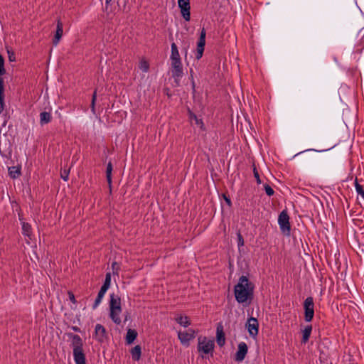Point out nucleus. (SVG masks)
Listing matches in <instances>:
<instances>
[{
  "label": "nucleus",
  "instance_id": "1",
  "mask_svg": "<svg viewBox=\"0 0 364 364\" xmlns=\"http://www.w3.org/2000/svg\"><path fill=\"white\" fill-rule=\"evenodd\" d=\"M254 285L249 282L247 277L242 275L240 277L237 284L235 286V296L236 301L243 304L253 298Z\"/></svg>",
  "mask_w": 364,
  "mask_h": 364
},
{
  "label": "nucleus",
  "instance_id": "2",
  "mask_svg": "<svg viewBox=\"0 0 364 364\" xmlns=\"http://www.w3.org/2000/svg\"><path fill=\"white\" fill-rule=\"evenodd\" d=\"M171 53L170 60L171 63V75L174 79V82L177 85H179L181 78L183 76V64L180 57L178 47L175 43L171 45Z\"/></svg>",
  "mask_w": 364,
  "mask_h": 364
},
{
  "label": "nucleus",
  "instance_id": "3",
  "mask_svg": "<svg viewBox=\"0 0 364 364\" xmlns=\"http://www.w3.org/2000/svg\"><path fill=\"white\" fill-rule=\"evenodd\" d=\"M70 346L73 348V358L75 364H86V357L83 350V341L77 334L68 333Z\"/></svg>",
  "mask_w": 364,
  "mask_h": 364
},
{
  "label": "nucleus",
  "instance_id": "4",
  "mask_svg": "<svg viewBox=\"0 0 364 364\" xmlns=\"http://www.w3.org/2000/svg\"><path fill=\"white\" fill-rule=\"evenodd\" d=\"M214 341L208 339L205 336H199L198 338V351L203 354L213 353L214 350Z\"/></svg>",
  "mask_w": 364,
  "mask_h": 364
},
{
  "label": "nucleus",
  "instance_id": "5",
  "mask_svg": "<svg viewBox=\"0 0 364 364\" xmlns=\"http://www.w3.org/2000/svg\"><path fill=\"white\" fill-rule=\"evenodd\" d=\"M278 224L281 232L289 236L291 232V225L289 223V216L286 210H282L278 217Z\"/></svg>",
  "mask_w": 364,
  "mask_h": 364
},
{
  "label": "nucleus",
  "instance_id": "6",
  "mask_svg": "<svg viewBox=\"0 0 364 364\" xmlns=\"http://www.w3.org/2000/svg\"><path fill=\"white\" fill-rule=\"evenodd\" d=\"M314 304L311 296L307 297L304 302V319L306 322L312 321L314 316Z\"/></svg>",
  "mask_w": 364,
  "mask_h": 364
},
{
  "label": "nucleus",
  "instance_id": "7",
  "mask_svg": "<svg viewBox=\"0 0 364 364\" xmlns=\"http://www.w3.org/2000/svg\"><path fill=\"white\" fill-rule=\"evenodd\" d=\"M205 36L206 31L204 28H202L200 33L198 41L197 42V48L196 53V58L200 60L203 54L205 45Z\"/></svg>",
  "mask_w": 364,
  "mask_h": 364
},
{
  "label": "nucleus",
  "instance_id": "8",
  "mask_svg": "<svg viewBox=\"0 0 364 364\" xmlns=\"http://www.w3.org/2000/svg\"><path fill=\"white\" fill-rule=\"evenodd\" d=\"M196 331L193 329H188L186 331H179L178 338L183 346H188L191 340L196 337Z\"/></svg>",
  "mask_w": 364,
  "mask_h": 364
},
{
  "label": "nucleus",
  "instance_id": "9",
  "mask_svg": "<svg viewBox=\"0 0 364 364\" xmlns=\"http://www.w3.org/2000/svg\"><path fill=\"white\" fill-rule=\"evenodd\" d=\"M178 5L181 9V13L183 18L186 21H190L191 18V6L190 0H178Z\"/></svg>",
  "mask_w": 364,
  "mask_h": 364
},
{
  "label": "nucleus",
  "instance_id": "10",
  "mask_svg": "<svg viewBox=\"0 0 364 364\" xmlns=\"http://www.w3.org/2000/svg\"><path fill=\"white\" fill-rule=\"evenodd\" d=\"M250 336L255 338L259 332V323L257 318L250 317L248 318L246 324Z\"/></svg>",
  "mask_w": 364,
  "mask_h": 364
},
{
  "label": "nucleus",
  "instance_id": "11",
  "mask_svg": "<svg viewBox=\"0 0 364 364\" xmlns=\"http://www.w3.org/2000/svg\"><path fill=\"white\" fill-rule=\"evenodd\" d=\"M247 351V345L245 342L239 343L237 346V350L235 355V360L237 363L242 362L245 359Z\"/></svg>",
  "mask_w": 364,
  "mask_h": 364
},
{
  "label": "nucleus",
  "instance_id": "12",
  "mask_svg": "<svg viewBox=\"0 0 364 364\" xmlns=\"http://www.w3.org/2000/svg\"><path fill=\"white\" fill-rule=\"evenodd\" d=\"M94 338L100 343H103L107 338L105 328L101 324H97L95 328Z\"/></svg>",
  "mask_w": 364,
  "mask_h": 364
},
{
  "label": "nucleus",
  "instance_id": "13",
  "mask_svg": "<svg viewBox=\"0 0 364 364\" xmlns=\"http://www.w3.org/2000/svg\"><path fill=\"white\" fill-rule=\"evenodd\" d=\"M63 33V25L60 18L57 20L56 31L53 39V44L54 46H57L59 43Z\"/></svg>",
  "mask_w": 364,
  "mask_h": 364
},
{
  "label": "nucleus",
  "instance_id": "14",
  "mask_svg": "<svg viewBox=\"0 0 364 364\" xmlns=\"http://www.w3.org/2000/svg\"><path fill=\"white\" fill-rule=\"evenodd\" d=\"M216 340L218 345L220 347L223 346L225 343V336L223 331V326L222 323H218L216 328Z\"/></svg>",
  "mask_w": 364,
  "mask_h": 364
},
{
  "label": "nucleus",
  "instance_id": "15",
  "mask_svg": "<svg viewBox=\"0 0 364 364\" xmlns=\"http://www.w3.org/2000/svg\"><path fill=\"white\" fill-rule=\"evenodd\" d=\"M119 310L122 309L121 306V299L117 295L114 294H112L110 295V301H109V310Z\"/></svg>",
  "mask_w": 364,
  "mask_h": 364
},
{
  "label": "nucleus",
  "instance_id": "16",
  "mask_svg": "<svg viewBox=\"0 0 364 364\" xmlns=\"http://www.w3.org/2000/svg\"><path fill=\"white\" fill-rule=\"evenodd\" d=\"M107 289L101 287V288L98 292V294L97 296V298L95 299V302L92 305V309H96L98 307V306L102 302V300L105 293L107 292Z\"/></svg>",
  "mask_w": 364,
  "mask_h": 364
},
{
  "label": "nucleus",
  "instance_id": "17",
  "mask_svg": "<svg viewBox=\"0 0 364 364\" xmlns=\"http://www.w3.org/2000/svg\"><path fill=\"white\" fill-rule=\"evenodd\" d=\"M121 313L122 309L109 310V317L112 319V321L117 325H119L121 323L122 321L119 317Z\"/></svg>",
  "mask_w": 364,
  "mask_h": 364
},
{
  "label": "nucleus",
  "instance_id": "18",
  "mask_svg": "<svg viewBox=\"0 0 364 364\" xmlns=\"http://www.w3.org/2000/svg\"><path fill=\"white\" fill-rule=\"evenodd\" d=\"M137 332L136 330L129 328L126 335V343L128 345L132 344L137 337Z\"/></svg>",
  "mask_w": 364,
  "mask_h": 364
},
{
  "label": "nucleus",
  "instance_id": "19",
  "mask_svg": "<svg viewBox=\"0 0 364 364\" xmlns=\"http://www.w3.org/2000/svg\"><path fill=\"white\" fill-rule=\"evenodd\" d=\"M21 228H22V234L24 236L28 237V238L31 239V237L32 235L31 225L29 223H26L25 221H22Z\"/></svg>",
  "mask_w": 364,
  "mask_h": 364
},
{
  "label": "nucleus",
  "instance_id": "20",
  "mask_svg": "<svg viewBox=\"0 0 364 364\" xmlns=\"http://www.w3.org/2000/svg\"><path fill=\"white\" fill-rule=\"evenodd\" d=\"M312 331V326L311 325H307L305 326L304 329L302 331V339L301 343H306L311 336Z\"/></svg>",
  "mask_w": 364,
  "mask_h": 364
},
{
  "label": "nucleus",
  "instance_id": "21",
  "mask_svg": "<svg viewBox=\"0 0 364 364\" xmlns=\"http://www.w3.org/2000/svg\"><path fill=\"white\" fill-rule=\"evenodd\" d=\"M130 353H131L132 358L133 360H134V361L139 360V359L141 358V346L139 345L134 346L133 348H132Z\"/></svg>",
  "mask_w": 364,
  "mask_h": 364
},
{
  "label": "nucleus",
  "instance_id": "22",
  "mask_svg": "<svg viewBox=\"0 0 364 364\" xmlns=\"http://www.w3.org/2000/svg\"><path fill=\"white\" fill-rule=\"evenodd\" d=\"M51 119H52V117H51V114L50 112H42L41 114H40V124L41 125H44V124H48L49 122H50L51 121Z\"/></svg>",
  "mask_w": 364,
  "mask_h": 364
},
{
  "label": "nucleus",
  "instance_id": "23",
  "mask_svg": "<svg viewBox=\"0 0 364 364\" xmlns=\"http://www.w3.org/2000/svg\"><path fill=\"white\" fill-rule=\"evenodd\" d=\"M176 321L183 327H188L191 325V321L187 316L179 315L175 318Z\"/></svg>",
  "mask_w": 364,
  "mask_h": 364
},
{
  "label": "nucleus",
  "instance_id": "24",
  "mask_svg": "<svg viewBox=\"0 0 364 364\" xmlns=\"http://www.w3.org/2000/svg\"><path fill=\"white\" fill-rule=\"evenodd\" d=\"M112 169H113V167H112V164L111 161H109L107 165V168H106V178H107V181L108 183V185H109V189L111 190L112 189Z\"/></svg>",
  "mask_w": 364,
  "mask_h": 364
},
{
  "label": "nucleus",
  "instance_id": "25",
  "mask_svg": "<svg viewBox=\"0 0 364 364\" xmlns=\"http://www.w3.org/2000/svg\"><path fill=\"white\" fill-rule=\"evenodd\" d=\"M9 173L11 178H16L21 175V168L18 166H11L9 168Z\"/></svg>",
  "mask_w": 364,
  "mask_h": 364
},
{
  "label": "nucleus",
  "instance_id": "26",
  "mask_svg": "<svg viewBox=\"0 0 364 364\" xmlns=\"http://www.w3.org/2000/svg\"><path fill=\"white\" fill-rule=\"evenodd\" d=\"M139 69L144 72L147 73L149 69V63L145 60H141L139 63Z\"/></svg>",
  "mask_w": 364,
  "mask_h": 364
},
{
  "label": "nucleus",
  "instance_id": "27",
  "mask_svg": "<svg viewBox=\"0 0 364 364\" xmlns=\"http://www.w3.org/2000/svg\"><path fill=\"white\" fill-rule=\"evenodd\" d=\"M110 284H111V273L107 272V273H106L105 279L104 283L102 287L106 289H108L110 287Z\"/></svg>",
  "mask_w": 364,
  "mask_h": 364
},
{
  "label": "nucleus",
  "instance_id": "28",
  "mask_svg": "<svg viewBox=\"0 0 364 364\" xmlns=\"http://www.w3.org/2000/svg\"><path fill=\"white\" fill-rule=\"evenodd\" d=\"M96 100H97V90H95L92 94V101H91V105H90L91 111L93 114H95Z\"/></svg>",
  "mask_w": 364,
  "mask_h": 364
},
{
  "label": "nucleus",
  "instance_id": "29",
  "mask_svg": "<svg viewBox=\"0 0 364 364\" xmlns=\"http://www.w3.org/2000/svg\"><path fill=\"white\" fill-rule=\"evenodd\" d=\"M355 188L357 193L363 197L364 196V191L363 186L358 183L357 178L355 181Z\"/></svg>",
  "mask_w": 364,
  "mask_h": 364
},
{
  "label": "nucleus",
  "instance_id": "30",
  "mask_svg": "<svg viewBox=\"0 0 364 364\" xmlns=\"http://www.w3.org/2000/svg\"><path fill=\"white\" fill-rule=\"evenodd\" d=\"M264 189L265 191L266 194L268 196H272L274 193V191L273 190V188L267 183L264 185Z\"/></svg>",
  "mask_w": 364,
  "mask_h": 364
},
{
  "label": "nucleus",
  "instance_id": "31",
  "mask_svg": "<svg viewBox=\"0 0 364 364\" xmlns=\"http://www.w3.org/2000/svg\"><path fill=\"white\" fill-rule=\"evenodd\" d=\"M70 169H64L61 171L60 176L63 181H67L69 179Z\"/></svg>",
  "mask_w": 364,
  "mask_h": 364
},
{
  "label": "nucleus",
  "instance_id": "32",
  "mask_svg": "<svg viewBox=\"0 0 364 364\" xmlns=\"http://www.w3.org/2000/svg\"><path fill=\"white\" fill-rule=\"evenodd\" d=\"M253 173H254V176L256 179L257 184H260L262 183V181H261V179L259 177V174L258 171L257 170V168L255 166L253 167Z\"/></svg>",
  "mask_w": 364,
  "mask_h": 364
},
{
  "label": "nucleus",
  "instance_id": "33",
  "mask_svg": "<svg viewBox=\"0 0 364 364\" xmlns=\"http://www.w3.org/2000/svg\"><path fill=\"white\" fill-rule=\"evenodd\" d=\"M112 269L114 274H118L119 271V265L117 262H113L112 263Z\"/></svg>",
  "mask_w": 364,
  "mask_h": 364
},
{
  "label": "nucleus",
  "instance_id": "34",
  "mask_svg": "<svg viewBox=\"0 0 364 364\" xmlns=\"http://www.w3.org/2000/svg\"><path fill=\"white\" fill-rule=\"evenodd\" d=\"M7 53H8L9 60L10 62H14L16 60L15 53L12 50H7Z\"/></svg>",
  "mask_w": 364,
  "mask_h": 364
},
{
  "label": "nucleus",
  "instance_id": "35",
  "mask_svg": "<svg viewBox=\"0 0 364 364\" xmlns=\"http://www.w3.org/2000/svg\"><path fill=\"white\" fill-rule=\"evenodd\" d=\"M237 245L239 247L244 245V240L240 232L237 234Z\"/></svg>",
  "mask_w": 364,
  "mask_h": 364
},
{
  "label": "nucleus",
  "instance_id": "36",
  "mask_svg": "<svg viewBox=\"0 0 364 364\" xmlns=\"http://www.w3.org/2000/svg\"><path fill=\"white\" fill-rule=\"evenodd\" d=\"M193 73V69H191V70H190V74H191L190 78H191V85H192L193 90V92H195L196 83H195V81H194Z\"/></svg>",
  "mask_w": 364,
  "mask_h": 364
},
{
  "label": "nucleus",
  "instance_id": "37",
  "mask_svg": "<svg viewBox=\"0 0 364 364\" xmlns=\"http://www.w3.org/2000/svg\"><path fill=\"white\" fill-rule=\"evenodd\" d=\"M68 297H69V300L73 303V304H76L77 303V301L75 299V295L72 292V291H68Z\"/></svg>",
  "mask_w": 364,
  "mask_h": 364
},
{
  "label": "nucleus",
  "instance_id": "38",
  "mask_svg": "<svg viewBox=\"0 0 364 364\" xmlns=\"http://www.w3.org/2000/svg\"><path fill=\"white\" fill-rule=\"evenodd\" d=\"M112 1V0H105V11L109 14V11H108V5L109 4V3Z\"/></svg>",
  "mask_w": 364,
  "mask_h": 364
},
{
  "label": "nucleus",
  "instance_id": "39",
  "mask_svg": "<svg viewBox=\"0 0 364 364\" xmlns=\"http://www.w3.org/2000/svg\"><path fill=\"white\" fill-rule=\"evenodd\" d=\"M318 151V150H316V149H307V150H305L304 151H301V152H299L297 153L296 154L294 155V157H296V156L305 152V151Z\"/></svg>",
  "mask_w": 364,
  "mask_h": 364
},
{
  "label": "nucleus",
  "instance_id": "40",
  "mask_svg": "<svg viewBox=\"0 0 364 364\" xmlns=\"http://www.w3.org/2000/svg\"><path fill=\"white\" fill-rule=\"evenodd\" d=\"M316 159V156H311V155H309V156H306V161H313Z\"/></svg>",
  "mask_w": 364,
  "mask_h": 364
},
{
  "label": "nucleus",
  "instance_id": "41",
  "mask_svg": "<svg viewBox=\"0 0 364 364\" xmlns=\"http://www.w3.org/2000/svg\"><path fill=\"white\" fill-rule=\"evenodd\" d=\"M224 198H225V201H226L227 204H228V205H231V200H230L228 197H227V196H224Z\"/></svg>",
  "mask_w": 364,
  "mask_h": 364
},
{
  "label": "nucleus",
  "instance_id": "42",
  "mask_svg": "<svg viewBox=\"0 0 364 364\" xmlns=\"http://www.w3.org/2000/svg\"><path fill=\"white\" fill-rule=\"evenodd\" d=\"M18 220H20L21 223H22V221H24L23 220V215L20 213H18Z\"/></svg>",
  "mask_w": 364,
  "mask_h": 364
},
{
  "label": "nucleus",
  "instance_id": "43",
  "mask_svg": "<svg viewBox=\"0 0 364 364\" xmlns=\"http://www.w3.org/2000/svg\"><path fill=\"white\" fill-rule=\"evenodd\" d=\"M72 328H73V330L74 331H76V332H80V328H78L77 326H73Z\"/></svg>",
  "mask_w": 364,
  "mask_h": 364
},
{
  "label": "nucleus",
  "instance_id": "44",
  "mask_svg": "<svg viewBox=\"0 0 364 364\" xmlns=\"http://www.w3.org/2000/svg\"><path fill=\"white\" fill-rule=\"evenodd\" d=\"M191 114L193 116L194 119H196V123H197V124H198V123H199V121H198V118H197L196 115H195L194 114Z\"/></svg>",
  "mask_w": 364,
  "mask_h": 364
},
{
  "label": "nucleus",
  "instance_id": "45",
  "mask_svg": "<svg viewBox=\"0 0 364 364\" xmlns=\"http://www.w3.org/2000/svg\"><path fill=\"white\" fill-rule=\"evenodd\" d=\"M129 314L125 316L124 321H127L128 320Z\"/></svg>",
  "mask_w": 364,
  "mask_h": 364
}]
</instances>
